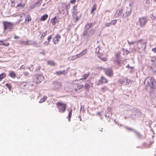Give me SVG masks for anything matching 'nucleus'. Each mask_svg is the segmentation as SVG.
<instances>
[{
	"label": "nucleus",
	"mask_w": 156,
	"mask_h": 156,
	"mask_svg": "<svg viewBox=\"0 0 156 156\" xmlns=\"http://www.w3.org/2000/svg\"><path fill=\"white\" fill-rule=\"evenodd\" d=\"M44 80V77L41 74H36L34 77V80L36 84H38Z\"/></svg>",
	"instance_id": "nucleus-8"
},
{
	"label": "nucleus",
	"mask_w": 156,
	"mask_h": 156,
	"mask_svg": "<svg viewBox=\"0 0 156 156\" xmlns=\"http://www.w3.org/2000/svg\"><path fill=\"white\" fill-rule=\"evenodd\" d=\"M104 69L105 70V74L108 76L112 77L113 74V72L112 70L111 69Z\"/></svg>",
	"instance_id": "nucleus-10"
},
{
	"label": "nucleus",
	"mask_w": 156,
	"mask_h": 156,
	"mask_svg": "<svg viewBox=\"0 0 156 156\" xmlns=\"http://www.w3.org/2000/svg\"><path fill=\"white\" fill-rule=\"evenodd\" d=\"M111 25L110 22L109 23H107L105 24V26L106 27H108Z\"/></svg>",
	"instance_id": "nucleus-46"
},
{
	"label": "nucleus",
	"mask_w": 156,
	"mask_h": 156,
	"mask_svg": "<svg viewBox=\"0 0 156 156\" xmlns=\"http://www.w3.org/2000/svg\"><path fill=\"white\" fill-rule=\"evenodd\" d=\"M74 87L75 90L76 91L83 89L84 86L83 84L78 85V84H74Z\"/></svg>",
	"instance_id": "nucleus-12"
},
{
	"label": "nucleus",
	"mask_w": 156,
	"mask_h": 156,
	"mask_svg": "<svg viewBox=\"0 0 156 156\" xmlns=\"http://www.w3.org/2000/svg\"><path fill=\"white\" fill-rule=\"evenodd\" d=\"M48 15L47 14H45L41 17L40 20L41 21H44L48 18Z\"/></svg>",
	"instance_id": "nucleus-20"
},
{
	"label": "nucleus",
	"mask_w": 156,
	"mask_h": 156,
	"mask_svg": "<svg viewBox=\"0 0 156 156\" xmlns=\"http://www.w3.org/2000/svg\"><path fill=\"white\" fill-rule=\"evenodd\" d=\"M19 38V37L18 36L15 35L14 37V38L15 39H18Z\"/></svg>",
	"instance_id": "nucleus-56"
},
{
	"label": "nucleus",
	"mask_w": 156,
	"mask_h": 156,
	"mask_svg": "<svg viewBox=\"0 0 156 156\" xmlns=\"http://www.w3.org/2000/svg\"><path fill=\"white\" fill-rule=\"evenodd\" d=\"M27 83L25 81H23L19 83L20 87L23 89L26 90V87Z\"/></svg>",
	"instance_id": "nucleus-16"
},
{
	"label": "nucleus",
	"mask_w": 156,
	"mask_h": 156,
	"mask_svg": "<svg viewBox=\"0 0 156 156\" xmlns=\"http://www.w3.org/2000/svg\"><path fill=\"white\" fill-rule=\"evenodd\" d=\"M3 24L4 27V30L8 29L10 31L13 28L14 24L13 23L7 21H3Z\"/></svg>",
	"instance_id": "nucleus-4"
},
{
	"label": "nucleus",
	"mask_w": 156,
	"mask_h": 156,
	"mask_svg": "<svg viewBox=\"0 0 156 156\" xmlns=\"http://www.w3.org/2000/svg\"><path fill=\"white\" fill-rule=\"evenodd\" d=\"M34 83V82L33 81L27 82L26 90H31L34 89L35 87Z\"/></svg>",
	"instance_id": "nucleus-9"
},
{
	"label": "nucleus",
	"mask_w": 156,
	"mask_h": 156,
	"mask_svg": "<svg viewBox=\"0 0 156 156\" xmlns=\"http://www.w3.org/2000/svg\"><path fill=\"white\" fill-rule=\"evenodd\" d=\"M76 0H71L70 1V2L71 4H73L75 3L76 2Z\"/></svg>",
	"instance_id": "nucleus-48"
},
{
	"label": "nucleus",
	"mask_w": 156,
	"mask_h": 156,
	"mask_svg": "<svg viewBox=\"0 0 156 156\" xmlns=\"http://www.w3.org/2000/svg\"><path fill=\"white\" fill-rule=\"evenodd\" d=\"M67 71L66 70H63V71L59 70L56 72L55 74H56L58 76L60 75H65L68 73Z\"/></svg>",
	"instance_id": "nucleus-14"
},
{
	"label": "nucleus",
	"mask_w": 156,
	"mask_h": 156,
	"mask_svg": "<svg viewBox=\"0 0 156 156\" xmlns=\"http://www.w3.org/2000/svg\"><path fill=\"white\" fill-rule=\"evenodd\" d=\"M61 36L59 34H57L53 39V41L55 44L58 43L61 39Z\"/></svg>",
	"instance_id": "nucleus-11"
},
{
	"label": "nucleus",
	"mask_w": 156,
	"mask_h": 156,
	"mask_svg": "<svg viewBox=\"0 0 156 156\" xmlns=\"http://www.w3.org/2000/svg\"><path fill=\"white\" fill-rule=\"evenodd\" d=\"M136 133L137 134V135L139 136V137H140V134L139 133H138V132H137Z\"/></svg>",
	"instance_id": "nucleus-58"
},
{
	"label": "nucleus",
	"mask_w": 156,
	"mask_h": 156,
	"mask_svg": "<svg viewBox=\"0 0 156 156\" xmlns=\"http://www.w3.org/2000/svg\"><path fill=\"white\" fill-rule=\"evenodd\" d=\"M121 61L120 59H116L114 61V62L116 63L117 65L120 66Z\"/></svg>",
	"instance_id": "nucleus-29"
},
{
	"label": "nucleus",
	"mask_w": 156,
	"mask_h": 156,
	"mask_svg": "<svg viewBox=\"0 0 156 156\" xmlns=\"http://www.w3.org/2000/svg\"><path fill=\"white\" fill-rule=\"evenodd\" d=\"M40 69V67H38V70H39Z\"/></svg>",
	"instance_id": "nucleus-61"
},
{
	"label": "nucleus",
	"mask_w": 156,
	"mask_h": 156,
	"mask_svg": "<svg viewBox=\"0 0 156 156\" xmlns=\"http://www.w3.org/2000/svg\"><path fill=\"white\" fill-rule=\"evenodd\" d=\"M79 58V57L78 55V54H76V55H73L72 57V59L73 60H74L77 59Z\"/></svg>",
	"instance_id": "nucleus-41"
},
{
	"label": "nucleus",
	"mask_w": 156,
	"mask_h": 156,
	"mask_svg": "<svg viewBox=\"0 0 156 156\" xmlns=\"http://www.w3.org/2000/svg\"><path fill=\"white\" fill-rule=\"evenodd\" d=\"M56 106L59 112L63 113L66 110L67 105L62 102H58L56 103Z\"/></svg>",
	"instance_id": "nucleus-3"
},
{
	"label": "nucleus",
	"mask_w": 156,
	"mask_h": 156,
	"mask_svg": "<svg viewBox=\"0 0 156 156\" xmlns=\"http://www.w3.org/2000/svg\"><path fill=\"white\" fill-rule=\"evenodd\" d=\"M147 22V16L142 17L139 18L137 23L141 27H143Z\"/></svg>",
	"instance_id": "nucleus-6"
},
{
	"label": "nucleus",
	"mask_w": 156,
	"mask_h": 156,
	"mask_svg": "<svg viewBox=\"0 0 156 156\" xmlns=\"http://www.w3.org/2000/svg\"><path fill=\"white\" fill-rule=\"evenodd\" d=\"M47 42H45L44 43V44H45V45H47Z\"/></svg>",
	"instance_id": "nucleus-60"
},
{
	"label": "nucleus",
	"mask_w": 156,
	"mask_h": 156,
	"mask_svg": "<svg viewBox=\"0 0 156 156\" xmlns=\"http://www.w3.org/2000/svg\"><path fill=\"white\" fill-rule=\"evenodd\" d=\"M47 97L46 96H44L43 98L41 99L39 102L40 103H41L44 102L47 99Z\"/></svg>",
	"instance_id": "nucleus-27"
},
{
	"label": "nucleus",
	"mask_w": 156,
	"mask_h": 156,
	"mask_svg": "<svg viewBox=\"0 0 156 156\" xmlns=\"http://www.w3.org/2000/svg\"><path fill=\"white\" fill-rule=\"evenodd\" d=\"M84 87L87 90H89L90 88V86L89 84L87 83H86L85 85L84 86Z\"/></svg>",
	"instance_id": "nucleus-40"
},
{
	"label": "nucleus",
	"mask_w": 156,
	"mask_h": 156,
	"mask_svg": "<svg viewBox=\"0 0 156 156\" xmlns=\"http://www.w3.org/2000/svg\"><path fill=\"white\" fill-rule=\"evenodd\" d=\"M59 22V20L56 16H55L51 20V22L53 26L55 25L56 23H58Z\"/></svg>",
	"instance_id": "nucleus-13"
},
{
	"label": "nucleus",
	"mask_w": 156,
	"mask_h": 156,
	"mask_svg": "<svg viewBox=\"0 0 156 156\" xmlns=\"http://www.w3.org/2000/svg\"><path fill=\"white\" fill-rule=\"evenodd\" d=\"M87 49H86L81 52L79 54H78V55L79 57H80L87 53Z\"/></svg>",
	"instance_id": "nucleus-19"
},
{
	"label": "nucleus",
	"mask_w": 156,
	"mask_h": 156,
	"mask_svg": "<svg viewBox=\"0 0 156 156\" xmlns=\"http://www.w3.org/2000/svg\"><path fill=\"white\" fill-rule=\"evenodd\" d=\"M108 82V79L104 76H102L101 77L99 80L96 82L95 83L98 86L103 83H107Z\"/></svg>",
	"instance_id": "nucleus-7"
},
{
	"label": "nucleus",
	"mask_w": 156,
	"mask_h": 156,
	"mask_svg": "<svg viewBox=\"0 0 156 156\" xmlns=\"http://www.w3.org/2000/svg\"><path fill=\"white\" fill-rule=\"evenodd\" d=\"M131 14V12L130 10L127 11L124 13L123 15V16L124 18H126L129 16Z\"/></svg>",
	"instance_id": "nucleus-22"
},
{
	"label": "nucleus",
	"mask_w": 156,
	"mask_h": 156,
	"mask_svg": "<svg viewBox=\"0 0 156 156\" xmlns=\"http://www.w3.org/2000/svg\"><path fill=\"white\" fill-rule=\"evenodd\" d=\"M5 86L8 87V89L9 90H11V84L7 83L5 84Z\"/></svg>",
	"instance_id": "nucleus-38"
},
{
	"label": "nucleus",
	"mask_w": 156,
	"mask_h": 156,
	"mask_svg": "<svg viewBox=\"0 0 156 156\" xmlns=\"http://www.w3.org/2000/svg\"><path fill=\"white\" fill-rule=\"evenodd\" d=\"M3 41L2 43V46H8L9 45V43L8 42Z\"/></svg>",
	"instance_id": "nucleus-34"
},
{
	"label": "nucleus",
	"mask_w": 156,
	"mask_h": 156,
	"mask_svg": "<svg viewBox=\"0 0 156 156\" xmlns=\"http://www.w3.org/2000/svg\"><path fill=\"white\" fill-rule=\"evenodd\" d=\"M87 34V31H85L83 34L84 36L86 35Z\"/></svg>",
	"instance_id": "nucleus-57"
},
{
	"label": "nucleus",
	"mask_w": 156,
	"mask_h": 156,
	"mask_svg": "<svg viewBox=\"0 0 156 156\" xmlns=\"http://www.w3.org/2000/svg\"><path fill=\"white\" fill-rule=\"evenodd\" d=\"M120 55H121V52H118L116 53L115 55V57L116 59H120Z\"/></svg>",
	"instance_id": "nucleus-28"
},
{
	"label": "nucleus",
	"mask_w": 156,
	"mask_h": 156,
	"mask_svg": "<svg viewBox=\"0 0 156 156\" xmlns=\"http://www.w3.org/2000/svg\"><path fill=\"white\" fill-rule=\"evenodd\" d=\"M89 73H88L87 74H85L83 76V78H81V80H86V79L89 76Z\"/></svg>",
	"instance_id": "nucleus-33"
},
{
	"label": "nucleus",
	"mask_w": 156,
	"mask_h": 156,
	"mask_svg": "<svg viewBox=\"0 0 156 156\" xmlns=\"http://www.w3.org/2000/svg\"><path fill=\"white\" fill-rule=\"evenodd\" d=\"M21 43L22 44H24L25 45H30V44L29 43V41H20Z\"/></svg>",
	"instance_id": "nucleus-35"
},
{
	"label": "nucleus",
	"mask_w": 156,
	"mask_h": 156,
	"mask_svg": "<svg viewBox=\"0 0 156 156\" xmlns=\"http://www.w3.org/2000/svg\"><path fill=\"white\" fill-rule=\"evenodd\" d=\"M123 13V10L122 9H119L116 11L115 14V16L116 17L120 16Z\"/></svg>",
	"instance_id": "nucleus-15"
},
{
	"label": "nucleus",
	"mask_w": 156,
	"mask_h": 156,
	"mask_svg": "<svg viewBox=\"0 0 156 156\" xmlns=\"http://www.w3.org/2000/svg\"><path fill=\"white\" fill-rule=\"evenodd\" d=\"M103 55V54L102 53H99L98 54V57L99 58H100Z\"/></svg>",
	"instance_id": "nucleus-52"
},
{
	"label": "nucleus",
	"mask_w": 156,
	"mask_h": 156,
	"mask_svg": "<svg viewBox=\"0 0 156 156\" xmlns=\"http://www.w3.org/2000/svg\"><path fill=\"white\" fill-rule=\"evenodd\" d=\"M47 64L48 65L54 66H55V63L54 62V61L50 60L48 61Z\"/></svg>",
	"instance_id": "nucleus-23"
},
{
	"label": "nucleus",
	"mask_w": 156,
	"mask_h": 156,
	"mask_svg": "<svg viewBox=\"0 0 156 156\" xmlns=\"http://www.w3.org/2000/svg\"><path fill=\"white\" fill-rule=\"evenodd\" d=\"M25 6V5L24 4L22 3L21 2L20 3H19V4L17 5L16 6V8H23Z\"/></svg>",
	"instance_id": "nucleus-24"
},
{
	"label": "nucleus",
	"mask_w": 156,
	"mask_h": 156,
	"mask_svg": "<svg viewBox=\"0 0 156 156\" xmlns=\"http://www.w3.org/2000/svg\"><path fill=\"white\" fill-rule=\"evenodd\" d=\"M150 69L152 71L154 74H156V65H154L153 66L150 67Z\"/></svg>",
	"instance_id": "nucleus-21"
},
{
	"label": "nucleus",
	"mask_w": 156,
	"mask_h": 156,
	"mask_svg": "<svg viewBox=\"0 0 156 156\" xmlns=\"http://www.w3.org/2000/svg\"><path fill=\"white\" fill-rule=\"evenodd\" d=\"M152 51L154 53H156V47L153 48L152 49Z\"/></svg>",
	"instance_id": "nucleus-49"
},
{
	"label": "nucleus",
	"mask_w": 156,
	"mask_h": 156,
	"mask_svg": "<svg viewBox=\"0 0 156 156\" xmlns=\"http://www.w3.org/2000/svg\"><path fill=\"white\" fill-rule=\"evenodd\" d=\"M31 17L30 16H28L25 19V22H28L30 21H31Z\"/></svg>",
	"instance_id": "nucleus-31"
},
{
	"label": "nucleus",
	"mask_w": 156,
	"mask_h": 156,
	"mask_svg": "<svg viewBox=\"0 0 156 156\" xmlns=\"http://www.w3.org/2000/svg\"><path fill=\"white\" fill-rule=\"evenodd\" d=\"M6 74L3 73L0 75V81H1L3 79L5 78L6 77Z\"/></svg>",
	"instance_id": "nucleus-25"
},
{
	"label": "nucleus",
	"mask_w": 156,
	"mask_h": 156,
	"mask_svg": "<svg viewBox=\"0 0 156 156\" xmlns=\"http://www.w3.org/2000/svg\"><path fill=\"white\" fill-rule=\"evenodd\" d=\"M47 33V31H46L45 32H44L43 33V34H42L41 36V38L42 39L46 35Z\"/></svg>",
	"instance_id": "nucleus-42"
},
{
	"label": "nucleus",
	"mask_w": 156,
	"mask_h": 156,
	"mask_svg": "<svg viewBox=\"0 0 156 156\" xmlns=\"http://www.w3.org/2000/svg\"><path fill=\"white\" fill-rule=\"evenodd\" d=\"M135 42H130L129 41H128V44L130 45H131L132 44H135Z\"/></svg>",
	"instance_id": "nucleus-54"
},
{
	"label": "nucleus",
	"mask_w": 156,
	"mask_h": 156,
	"mask_svg": "<svg viewBox=\"0 0 156 156\" xmlns=\"http://www.w3.org/2000/svg\"><path fill=\"white\" fill-rule=\"evenodd\" d=\"M100 59L101 60L104 61H107L108 60V58L107 57H101Z\"/></svg>",
	"instance_id": "nucleus-43"
},
{
	"label": "nucleus",
	"mask_w": 156,
	"mask_h": 156,
	"mask_svg": "<svg viewBox=\"0 0 156 156\" xmlns=\"http://www.w3.org/2000/svg\"><path fill=\"white\" fill-rule=\"evenodd\" d=\"M126 67L130 69V71H132L134 70V68L133 67L130 66L128 64L126 66Z\"/></svg>",
	"instance_id": "nucleus-39"
},
{
	"label": "nucleus",
	"mask_w": 156,
	"mask_h": 156,
	"mask_svg": "<svg viewBox=\"0 0 156 156\" xmlns=\"http://www.w3.org/2000/svg\"><path fill=\"white\" fill-rule=\"evenodd\" d=\"M5 41V40H3L2 41L0 40V45H2V43L3 42V41Z\"/></svg>",
	"instance_id": "nucleus-55"
},
{
	"label": "nucleus",
	"mask_w": 156,
	"mask_h": 156,
	"mask_svg": "<svg viewBox=\"0 0 156 156\" xmlns=\"http://www.w3.org/2000/svg\"><path fill=\"white\" fill-rule=\"evenodd\" d=\"M72 109H69V114L68 116V119L69 121H70V119L71 117L72 114Z\"/></svg>",
	"instance_id": "nucleus-26"
},
{
	"label": "nucleus",
	"mask_w": 156,
	"mask_h": 156,
	"mask_svg": "<svg viewBox=\"0 0 156 156\" xmlns=\"http://www.w3.org/2000/svg\"><path fill=\"white\" fill-rule=\"evenodd\" d=\"M52 38V36L51 35L49 36L48 37V42L47 43V46H48L49 43V42L50 40Z\"/></svg>",
	"instance_id": "nucleus-36"
},
{
	"label": "nucleus",
	"mask_w": 156,
	"mask_h": 156,
	"mask_svg": "<svg viewBox=\"0 0 156 156\" xmlns=\"http://www.w3.org/2000/svg\"><path fill=\"white\" fill-rule=\"evenodd\" d=\"M117 20H112L111 21L110 23L111 24V25H115L116 24V23H117Z\"/></svg>",
	"instance_id": "nucleus-32"
},
{
	"label": "nucleus",
	"mask_w": 156,
	"mask_h": 156,
	"mask_svg": "<svg viewBox=\"0 0 156 156\" xmlns=\"http://www.w3.org/2000/svg\"><path fill=\"white\" fill-rule=\"evenodd\" d=\"M101 89L103 92H104L107 89V87H102L101 88Z\"/></svg>",
	"instance_id": "nucleus-45"
},
{
	"label": "nucleus",
	"mask_w": 156,
	"mask_h": 156,
	"mask_svg": "<svg viewBox=\"0 0 156 156\" xmlns=\"http://www.w3.org/2000/svg\"><path fill=\"white\" fill-rule=\"evenodd\" d=\"M126 129L128 130L129 131H134V130L131 128L126 127Z\"/></svg>",
	"instance_id": "nucleus-51"
},
{
	"label": "nucleus",
	"mask_w": 156,
	"mask_h": 156,
	"mask_svg": "<svg viewBox=\"0 0 156 156\" xmlns=\"http://www.w3.org/2000/svg\"><path fill=\"white\" fill-rule=\"evenodd\" d=\"M92 23H87L86 25V27L87 29L90 28L92 26Z\"/></svg>",
	"instance_id": "nucleus-37"
},
{
	"label": "nucleus",
	"mask_w": 156,
	"mask_h": 156,
	"mask_svg": "<svg viewBox=\"0 0 156 156\" xmlns=\"http://www.w3.org/2000/svg\"><path fill=\"white\" fill-rule=\"evenodd\" d=\"M8 75L12 78L15 79L16 77V75L15 72L13 71H10Z\"/></svg>",
	"instance_id": "nucleus-17"
},
{
	"label": "nucleus",
	"mask_w": 156,
	"mask_h": 156,
	"mask_svg": "<svg viewBox=\"0 0 156 156\" xmlns=\"http://www.w3.org/2000/svg\"><path fill=\"white\" fill-rule=\"evenodd\" d=\"M132 83V81H131L129 80H128V79H127L126 80V85H128V84H131V83Z\"/></svg>",
	"instance_id": "nucleus-44"
},
{
	"label": "nucleus",
	"mask_w": 156,
	"mask_h": 156,
	"mask_svg": "<svg viewBox=\"0 0 156 156\" xmlns=\"http://www.w3.org/2000/svg\"><path fill=\"white\" fill-rule=\"evenodd\" d=\"M23 74L25 76H27L29 75V73L28 72H24L23 73Z\"/></svg>",
	"instance_id": "nucleus-50"
},
{
	"label": "nucleus",
	"mask_w": 156,
	"mask_h": 156,
	"mask_svg": "<svg viewBox=\"0 0 156 156\" xmlns=\"http://www.w3.org/2000/svg\"><path fill=\"white\" fill-rule=\"evenodd\" d=\"M78 13L77 11V5L73 6L72 8V16L73 19L76 22H77L79 19V17L77 16Z\"/></svg>",
	"instance_id": "nucleus-5"
},
{
	"label": "nucleus",
	"mask_w": 156,
	"mask_h": 156,
	"mask_svg": "<svg viewBox=\"0 0 156 156\" xmlns=\"http://www.w3.org/2000/svg\"><path fill=\"white\" fill-rule=\"evenodd\" d=\"M144 83L147 86L151 89L154 88V83H155V79L153 77H148L144 81Z\"/></svg>",
	"instance_id": "nucleus-2"
},
{
	"label": "nucleus",
	"mask_w": 156,
	"mask_h": 156,
	"mask_svg": "<svg viewBox=\"0 0 156 156\" xmlns=\"http://www.w3.org/2000/svg\"><path fill=\"white\" fill-rule=\"evenodd\" d=\"M25 66L24 65H22L20 67V69H25Z\"/></svg>",
	"instance_id": "nucleus-53"
},
{
	"label": "nucleus",
	"mask_w": 156,
	"mask_h": 156,
	"mask_svg": "<svg viewBox=\"0 0 156 156\" xmlns=\"http://www.w3.org/2000/svg\"><path fill=\"white\" fill-rule=\"evenodd\" d=\"M43 0H38L37 2L36 3V4H41V2H42Z\"/></svg>",
	"instance_id": "nucleus-47"
},
{
	"label": "nucleus",
	"mask_w": 156,
	"mask_h": 156,
	"mask_svg": "<svg viewBox=\"0 0 156 156\" xmlns=\"http://www.w3.org/2000/svg\"><path fill=\"white\" fill-rule=\"evenodd\" d=\"M40 53L41 54L43 55H45V53L44 52H41Z\"/></svg>",
	"instance_id": "nucleus-59"
},
{
	"label": "nucleus",
	"mask_w": 156,
	"mask_h": 156,
	"mask_svg": "<svg viewBox=\"0 0 156 156\" xmlns=\"http://www.w3.org/2000/svg\"><path fill=\"white\" fill-rule=\"evenodd\" d=\"M151 63L153 65H155L156 64V56L151 57L150 60Z\"/></svg>",
	"instance_id": "nucleus-18"
},
{
	"label": "nucleus",
	"mask_w": 156,
	"mask_h": 156,
	"mask_svg": "<svg viewBox=\"0 0 156 156\" xmlns=\"http://www.w3.org/2000/svg\"><path fill=\"white\" fill-rule=\"evenodd\" d=\"M34 44H37V42H35L34 43Z\"/></svg>",
	"instance_id": "nucleus-62"
},
{
	"label": "nucleus",
	"mask_w": 156,
	"mask_h": 156,
	"mask_svg": "<svg viewBox=\"0 0 156 156\" xmlns=\"http://www.w3.org/2000/svg\"><path fill=\"white\" fill-rule=\"evenodd\" d=\"M147 41L144 39H140L137 42V48L134 47L133 51H138L139 53L145 51L146 47Z\"/></svg>",
	"instance_id": "nucleus-1"
},
{
	"label": "nucleus",
	"mask_w": 156,
	"mask_h": 156,
	"mask_svg": "<svg viewBox=\"0 0 156 156\" xmlns=\"http://www.w3.org/2000/svg\"><path fill=\"white\" fill-rule=\"evenodd\" d=\"M96 8H97L96 5V4H95L93 5V8L91 10V13H93V12L96 10Z\"/></svg>",
	"instance_id": "nucleus-30"
}]
</instances>
